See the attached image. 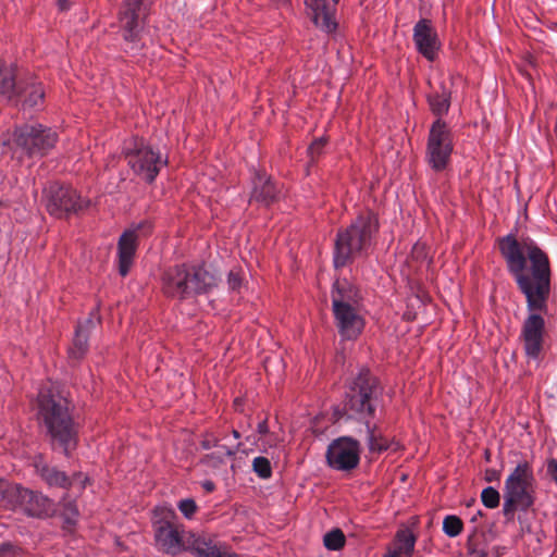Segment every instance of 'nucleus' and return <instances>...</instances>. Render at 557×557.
<instances>
[{
  "label": "nucleus",
  "instance_id": "37998d69",
  "mask_svg": "<svg viewBox=\"0 0 557 557\" xmlns=\"http://www.w3.org/2000/svg\"><path fill=\"white\" fill-rule=\"evenodd\" d=\"M202 487L207 491V492H213L214 488H215V485L212 481H205L202 483Z\"/></svg>",
  "mask_w": 557,
  "mask_h": 557
},
{
  "label": "nucleus",
  "instance_id": "c9c22d12",
  "mask_svg": "<svg viewBox=\"0 0 557 557\" xmlns=\"http://www.w3.org/2000/svg\"><path fill=\"white\" fill-rule=\"evenodd\" d=\"M325 145V140L323 138H319L314 140L308 148V152L313 160L315 157H318L322 150V148Z\"/></svg>",
  "mask_w": 557,
  "mask_h": 557
},
{
  "label": "nucleus",
  "instance_id": "aec40b11",
  "mask_svg": "<svg viewBox=\"0 0 557 557\" xmlns=\"http://www.w3.org/2000/svg\"><path fill=\"white\" fill-rule=\"evenodd\" d=\"M251 199L265 206L273 202L277 197V189L272 181L264 173L257 172L253 181Z\"/></svg>",
  "mask_w": 557,
  "mask_h": 557
},
{
  "label": "nucleus",
  "instance_id": "4468645a",
  "mask_svg": "<svg viewBox=\"0 0 557 557\" xmlns=\"http://www.w3.org/2000/svg\"><path fill=\"white\" fill-rule=\"evenodd\" d=\"M8 509L21 510L28 516L39 517L48 511L49 499L42 494L24 488L17 484L14 496L9 500Z\"/></svg>",
  "mask_w": 557,
  "mask_h": 557
},
{
  "label": "nucleus",
  "instance_id": "a211bd4d",
  "mask_svg": "<svg viewBox=\"0 0 557 557\" xmlns=\"http://www.w3.org/2000/svg\"><path fill=\"white\" fill-rule=\"evenodd\" d=\"M149 0H124L120 12V23L123 37L128 42H135L139 38L138 16L146 9Z\"/></svg>",
  "mask_w": 557,
  "mask_h": 557
},
{
  "label": "nucleus",
  "instance_id": "9b49d317",
  "mask_svg": "<svg viewBox=\"0 0 557 557\" xmlns=\"http://www.w3.org/2000/svg\"><path fill=\"white\" fill-rule=\"evenodd\" d=\"M45 194L47 210L57 218L76 213L89 206L88 200L82 199L76 190L69 186L51 184Z\"/></svg>",
  "mask_w": 557,
  "mask_h": 557
},
{
  "label": "nucleus",
  "instance_id": "2eb2a0df",
  "mask_svg": "<svg viewBox=\"0 0 557 557\" xmlns=\"http://www.w3.org/2000/svg\"><path fill=\"white\" fill-rule=\"evenodd\" d=\"M339 0H306L308 15L317 27L331 34L337 28L336 5Z\"/></svg>",
  "mask_w": 557,
  "mask_h": 557
},
{
  "label": "nucleus",
  "instance_id": "4be33fe9",
  "mask_svg": "<svg viewBox=\"0 0 557 557\" xmlns=\"http://www.w3.org/2000/svg\"><path fill=\"white\" fill-rule=\"evenodd\" d=\"M37 473L50 485L66 488L73 484L64 472L39 461L35 465Z\"/></svg>",
  "mask_w": 557,
  "mask_h": 557
},
{
  "label": "nucleus",
  "instance_id": "a19ab883",
  "mask_svg": "<svg viewBox=\"0 0 557 557\" xmlns=\"http://www.w3.org/2000/svg\"><path fill=\"white\" fill-rule=\"evenodd\" d=\"M202 447L205 449H210L212 447H218V440L215 437L205 438L202 441Z\"/></svg>",
  "mask_w": 557,
  "mask_h": 557
},
{
  "label": "nucleus",
  "instance_id": "ea45409f",
  "mask_svg": "<svg viewBox=\"0 0 557 557\" xmlns=\"http://www.w3.org/2000/svg\"><path fill=\"white\" fill-rule=\"evenodd\" d=\"M65 511L69 513L67 521L73 522V518H75L78 513L77 508L74 505L69 504L65 508Z\"/></svg>",
  "mask_w": 557,
  "mask_h": 557
},
{
  "label": "nucleus",
  "instance_id": "bb28decb",
  "mask_svg": "<svg viewBox=\"0 0 557 557\" xmlns=\"http://www.w3.org/2000/svg\"><path fill=\"white\" fill-rule=\"evenodd\" d=\"M345 535L342 530L333 529L323 537L324 546L330 550H338L345 545Z\"/></svg>",
  "mask_w": 557,
  "mask_h": 557
},
{
  "label": "nucleus",
  "instance_id": "dca6fc26",
  "mask_svg": "<svg viewBox=\"0 0 557 557\" xmlns=\"http://www.w3.org/2000/svg\"><path fill=\"white\" fill-rule=\"evenodd\" d=\"M413 41L417 50L429 61H433L440 49V40L431 21L422 18L413 27Z\"/></svg>",
  "mask_w": 557,
  "mask_h": 557
},
{
  "label": "nucleus",
  "instance_id": "de8ad7c7",
  "mask_svg": "<svg viewBox=\"0 0 557 557\" xmlns=\"http://www.w3.org/2000/svg\"><path fill=\"white\" fill-rule=\"evenodd\" d=\"M2 206V202L0 201V207Z\"/></svg>",
  "mask_w": 557,
  "mask_h": 557
},
{
  "label": "nucleus",
  "instance_id": "7ed1b4c3",
  "mask_svg": "<svg viewBox=\"0 0 557 557\" xmlns=\"http://www.w3.org/2000/svg\"><path fill=\"white\" fill-rule=\"evenodd\" d=\"M38 414L53 441L59 442L65 455L76 445V432L67 410V400L54 391L52 384L38 394Z\"/></svg>",
  "mask_w": 557,
  "mask_h": 557
},
{
  "label": "nucleus",
  "instance_id": "f8f14e48",
  "mask_svg": "<svg viewBox=\"0 0 557 557\" xmlns=\"http://www.w3.org/2000/svg\"><path fill=\"white\" fill-rule=\"evenodd\" d=\"M327 465L338 471L355 469L360 461V444L351 437L334 440L326 450Z\"/></svg>",
  "mask_w": 557,
  "mask_h": 557
},
{
  "label": "nucleus",
  "instance_id": "412c9836",
  "mask_svg": "<svg viewBox=\"0 0 557 557\" xmlns=\"http://www.w3.org/2000/svg\"><path fill=\"white\" fill-rule=\"evenodd\" d=\"M23 108H39L44 103L45 90L41 83L32 81L18 92Z\"/></svg>",
  "mask_w": 557,
  "mask_h": 557
},
{
  "label": "nucleus",
  "instance_id": "cd10ccee",
  "mask_svg": "<svg viewBox=\"0 0 557 557\" xmlns=\"http://www.w3.org/2000/svg\"><path fill=\"white\" fill-rule=\"evenodd\" d=\"M463 529V523L457 516H447L443 521V532L449 537L458 536Z\"/></svg>",
  "mask_w": 557,
  "mask_h": 557
},
{
  "label": "nucleus",
  "instance_id": "39448f33",
  "mask_svg": "<svg viewBox=\"0 0 557 557\" xmlns=\"http://www.w3.org/2000/svg\"><path fill=\"white\" fill-rule=\"evenodd\" d=\"M377 227L376 216L371 212H367L358 215L349 227L339 232L335 242V267H344L355 258L368 253Z\"/></svg>",
  "mask_w": 557,
  "mask_h": 557
},
{
  "label": "nucleus",
  "instance_id": "20e7f679",
  "mask_svg": "<svg viewBox=\"0 0 557 557\" xmlns=\"http://www.w3.org/2000/svg\"><path fill=\"white\" fill-rule=\"evenodd\" d=\"M359 290L346 280H337L332 289V309L335 325L343 339L355 341L362 333L366 321L361 312Z\"/></svg>",
  "mask_w": 557,
  "mask_h": 557
},
{
  "label": "nucleus",
  "instance_id": "a878e982",
  "mask_svg": "<svg viewBox=\"0 0 557 557\" xmlns=\"http://www.w3.org/2000/svg\"><path fill=\"white\" fill-rule=\"evenodd\" d=\"M416 537L414 535L408 531H400L397 534V545L395 547L396 550H400V553L405 557H411L412 552L414 549Z\"/></svg>",
  "mask_w": 557,
  "mask_h": 557
},
{
  "label": "nucleus",
  "instance_id": "a18cd8bd",
  "mask_svg": "<svg viewBox=\"0 0 557 557\" xmlns=\"http://www.w3.org/2000/svg\"><path fill=\"white\" fill-rule=\"evenodd\" d=\"M384 557H405L400 550L393 549L388 552Z\"/></svg>",
  "mask_w": 557,
  "mask_h": 557
},
{
  "label": "nucleus",
  "instance_id": "1a4fd4ad",
  "mask_svg": "<svg viewBox=\"0 0 557 557\" xmlns=\"http://www.w3.org/2000/svg\"><path fill=\"white\" fill-rule=\"evenodd\" d=\"M453 135L447 124L437 119L431 126L426 145V161L432 170L443 172L453 153Z\"/></svg>",
  "mask_w": 557,
  "mask_h": 557
},
{
  "label": "nucleus",
  "instance_id": "58836bf2",
  "mask_svg": "<svg viewBox=\"0 0 557 557\" xmlns=\"http://www.w3.org/2000/svg\"><path fill=\"white\" fill-rule=\"evenodd\" d=\"M240 446V443H237L235 446L231 447V446H227V445H218V448H219V455L221 457L223 456H233L236 454L237 449L239 448Z\"/></svg>",
  "mask_w": 557,
  "mask_h": 557
},
{
  "label": "nucleus",
  "instance_id": "473e14b6",
  "mask_svg": "<svg viewBox=\"0 0 557 557\" xmlns=\"http://www.w3.org/2000/svg\"><path fill=\"white\" fill-rule=\"evenodd\" d=\"M518 508H520V504H518L511 499L504 498L503 513L506 517L507 521H511L513 519L515 511Z\"/></svg>",
  "mask_w": 557,
  "mask_h": 557
},
{
  "label": "nucleus",
  "instance_id": "f704fd0d",
  "mask_svg": "<svg viewBox=\"0 0 557 557\" xmlns=\"http://www.w3.org/2000/svg\"><path fill=\"white\" fill-rule=\"evenodd\" d=\"M242 282H243V277H242L240 272L235 269L231 270L227 275V284H228L230 289H232V290L238 289L242 285Z\"/></svg>",
  "mask_w": 557,
  "mask_h": 557
},
{
  "label": "nucleus",
  "instance_id": "9d476101",
  "mask_svg": "<svg viewBox=\"0 0 557 557\" xmlns=\"http://www.w3.org/2000/svg\"><path fill=\"white\" fill-rule=\"evenodd\" d=\"M58 134L41 124H26L15 131V144L29 157H44L55 145Z\"/></svg>",
  "mask_w": 557,
  "mask_h": 557
},
{
  "label": "nucleus",
  "instance_id": "e433bc0d",
  "mask_svg": "<svg viewBox=\"0 0 557 557\" xmlns=\"http://www.w3.org/2000/svg\"><path fill=\"white\" fill-rule=\"evenodd\" d=\"M411 256L416 260H421V261L425 260L428 257V253L425 250V245L421 244V243H417L412 248Z\"/></svg>",
  "mask_w": 557,
  "mask_h": 557
},
{
  "label": "nucleus",
  "instance_id": "49530a36",
  "mask_svg": "<svg viewBox=\"0 0 557 557\" xmlns=\"http://www.w3.org/2000/svg\"><path fill=\"white\" fill-rule=\"evenodd\" d=\"M233 436H234L235 440H238L240 437V434H239L238 431L234 430L233 431Z\"/></svg>",
  "mask_w": 557,
  "mask_h": 557
},
{
  "label": "nucleus",
  "instance_id": "393cba45",
  "mask_svg": "<svg viewBox=\"0 0 557 557\" xmlns=\"http://www.w3.org/2000/svg\"><path fill=\"white\" fill-rule=\"evenodd\" d=\"M193 553L195 557H237V555L200 539L194 542Z\"/></svg>",
  "mask_w": 557,
  "mask_h": 557
},
{
  "label": "nucleus",
  "instance_id": "0eeeda50",
  "mask_svg": "<svg viewBox=\"0 0 557 557\" xmlns=\"http://www.w3.org/2000/svg\"><path fill=\"white\" fill-rule=\"evenodd\" d=\"M123 151L134 174L148 183H152L168 163L166 158L146 145L143 139L135 138L125 144Z\"/></svg>",
  "mask_w": 557,
  "mask_h": 557
},
{
  "label": "nucleus",
  "instance_id": "2f4dec72",
  "mask_svg": "<svg viewBox=\"0 0 557 557\" xmlns=\"http://www.w3.org/2000/svg\"><path fill=\"white\" fill-rule=\"evenodd\" d=\"M177 508L186 519H191L197 512L198 506L193 498H184L177 503Z\"/></svg>",
  "mask_w": 557,
  "mask_h": 557
},
{
  "label": "nucleus",
  "instance_id": "c85d7f7f",
  "mask_svg": "<svg viewBox=\"0 0 557 557\" xmlns=\"http://www.w3.org/2000/svg\"><path fill=\"white\" fill-rule=\"evenodd\" d=\"M252 469L261 479H269L272 474L271 463L265 457H256L252 460Z\"/></svg>",
  "mask_w": 557,
  "mask_h": 557
},
{
  "label": "nucleus",
  "instance_id": "6ab92c4d",
  "mask_svg": "<svg viewBox=\"0 0 557 557\" xmlns=\"http://www.w3.org/2000/svg\"><path fill=\"white\" fill-rule=\"evenodd\" d=\"M99 321L100 318L97 311H92L83 323L77 325L73 344L69 349V355L72 359L79 360L87 352L89 332Z\"/></svg>",
  "mask_w": 557,
  "mask_h": 557
},
{
  "label": "nucleus",
  "instance_id": "423d86ee",
  "mask_svg": "<svg viewBox=\"0 0 557 557\" xmlns=\"http://www.w3.org/2000/svg\"><path fill=\"white\" fill-rule=\"evenodd\" d=\"M215 285V278L201 267L177 265L163 275V292L166 296L187 299L208 293Z\"/></svg>",
  "mask_w": 557,
  "mask_h": 557
},
{
  "label": "nucleus",
  "instance_id": "6e6552de",
  "mask_svg": "<svg viewBox=\"0 0 557 557\" xmlns=\"http://www.w3.org/2000/svg\"><path fill=\"white\" fill-rule=\"evenodd\" d=\"M536 480L530 462H519L507 476L504 485V498L520 504L521 510H527L535 503Z\"/></svg>",
  "mask_w": 557,
  "mask_h": 557
},
{
  "label": "nucleus",
  "instance_id": "f257e3e1",
  "mask_svg": "<svg viewBox=\"0 0 557 557\" xmlns=\"http://www.w3.org/2000/svg\"><path fill=\"white\" fill-rule=\"evenodd\" d=\"M499 249L508 271L525 296L528 318L524 320L521 338L525 354L536 359L542 350L545 322L550 294V263L548 256L530 237L517 239L507 235L499 240Z\"/></svg>",
  "mask_w": 557,
  "mask_h": 557
},
{
  "label": "nucleus",
  "instance_id": "ddd939ff",
  "mask_svg": "<svg viewBox=\"0 0 557 557\" xmlns=\"http://www.w3.org/2000/svg\"><path fill=\"white\" fill-rule=\"evenodd\" d=\"M149 227V223L143 222L125 230L120 236L117 242V267L122 276L128 274L134 262L138 242Z\"/></svg>",
  "mask_w": 557,
  "mask_h": 557
},
{
  "label": "nucleus",
  "instance_id": "72a5a7b5",
  "mask_svg": "<svg viewBox=\"0 0 557 557\" xmlns=\"http://www.w3.org/2000/svg\"><path fill=\"white\" fill-rule=\"evenodd\" d=\"M0 557H22L21 549L10 543L0 545Z\"/></svg>",
  "mask_w": 557,
  "mask_h": 557
},
{
  "label": "nucleus",
  "instance_id": "c03bdc74",
  "mask_svg": "<svg viewBox=\"0 0 557 557\" xmlns=\"http://www.w3.org/2000/svg\"><path fill=\"white\" fill-rule=\"evenodd\" d=\"M58 7L61 11H65L70 8L69 0H58Z\"/></svg>",
  "mask_w": 557,
  "mask_h": 557
},
{
  "label": "nucleus",
  "instance_id": "5701e85b",
  "mask_svg": "<svg viewBox=\"0 0 557 557\" xmlns=\"http://www.w3.org/2000/svg\"><path fill=\"white\" fill-rule=\"evenodd\" d=\"M428 102L432 113L437 115L440 119L449 110L450 91L444 85H441V90L429 95Z\"/></svg>",
  "mask_w": 557,
  "mask_h": 557
},
{
  "label": "nucleus",
  "instance_id": "7c9ffc66",
  "mask_svg": "<svg viewBox=\"0 0 557 557\" xmlns=\"http://www.w3.org/2000/svg\"><path fill=\"white\" fill-rule=\"evenodd\" d=\"M17 484H11L10 482L0 478V506L9 508V500L14 496L15 487Z\"/></svg>",
  "mask_w": 557,
  "mask_h": 557
},
{
  "label": "nucleus",
  "instance_id": "f3484780",
  "mask_svg": "<svg viewBox=\"0 0 557 557\" xmlns=\"http://www.w3.org/2000/svg\"><path fill=\"white\" fill-rule=\"evenodd\" d=\"M183 527L169 521L156 525L154 537L159 549L170 555H177L184 549Z\"/></svg>",
  "mask_w": 557,
  "mask_h": 557
},
{
  "label": "nucleus",
  "instance_id": "f03ea898",
  "mask_svg": "<svg viewBox=\"0 0 557 557\" xmlns=\"http://www.w3.org/2000/svg\"><path fill=\"white\" fill-rule=\"evenodd\" d=\"M379 395L377 380L369 370L362 369L352 381L345 403V409L351 417L366 421L368 446L372 453H381L391 447L388 441L381 434H377L375 425H371L369 421V419L375 417L380 405Z\"/></svg>",
  "mask_w": 557,
  "mask_h": 557
},
{
  "label": "nucleus",
  "instance_id": "c756f323",
  "mask_svg": "<svg viewBox=\"0 0 557 557\" xmlns=\"http://www.w3.org/2000/svg\"><path fill=\"white\" fill-rule=\"evenodd\" d=\"M481 500L485 507L494 509L499 505L500 495L496 488L487 486L481 493Z\"/></svg>",
  "mask_w": 557,
  "mask_h": 557
},
{
  "label": "nucleus",
  "instance_id": "b1692460",
  "mask_svg": "<svg viewBox=\"0 0 557 557\" xmlns=\"http://www.w3.org/2000/svg\"><path fill=\"white\" fill-rule=\"evenodd\" d=\"M15 87L14 69L0 63V98L11 100L15 96Z\"/></svg>",
  "mask_w": 557,
  "mask_h": 557
},
{
  "label": "nucleus",
  "instance_id": "4c0bfd02",
  "mask_svg": "<svg viewBox=\"0 0 557 557\" xmlns=\"http://www.w3.org/2000/svg\"><path fill=\"white\" fill-rule=\"evenodd\" d=\"M546 475L557 484V460L556 459L547 460Z\"/></svg>",
  "mask_w": 557,
  "mask_h": 557
},
{
  "label": "nucleus",
  "instance_id": "79ce46f5",
  "mask_svg": "<svg viewBox=\"0 0 557 557\" xmlns=\"http://www.w3.org/2000/svg\"><path fill=\"white\" fill-rule=\"evenodd\" d=\"M257 430L260 434H267L269 432L267 421L259 422Z\"/></svg>",
  "mask_w": 557,
  "mask_h": 557
}]
</instances>
